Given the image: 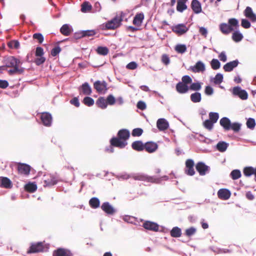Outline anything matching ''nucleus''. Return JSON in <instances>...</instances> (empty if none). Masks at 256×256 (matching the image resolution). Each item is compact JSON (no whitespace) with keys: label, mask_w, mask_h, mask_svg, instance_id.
<instances>
[{"label":"nucleus","mask_w":256,"mask_h":256,"mask_svg":"<svg viewBox=\"0 0 256 256\" xmlns=\"http://www.w3.org/2000/svg\"><path fill=\"white\" fill-rule=\"evenodd\" d=\"M126 14L122 11L120 13V16L116 15L110 20H108L106 22L99 26L100 29L104 30H114L122 24V22L123 21V18L125 16Z\"/></svg>","instance_id":"obj_1"},{"label":"nucleus","mask_w":256,"mask_h":256,"mask_svg":"<svg viewBox=\"0 0 256 256\" xmlns=\"http://www.w3.org/2000/svg\"><path fill=\"white\" fill-rule=\"evenodd\" d=\"M133 178L136 180H140L146 182H150L153 184H160L162 180H168L169 176H163L159 178L156 176H150L143 173H138L133 176Z\"/></svg>","instance_id":"obj_2"},{"label":"nucleus","mask_w":256,"mask_h":256,"mask_svg":"<svg viewBox=\"0 0 256 256\" xmlns=\"http://www.w3.org/2000/svg\"><path fill=\"white\" fill-rule=\"evenodd\" d=\"M130 133L126 128H122L117 132V136L112 138V142L115 141L123 148L128 145V140L130 138Z\"/></svg>","instance_id":"obj_3"},{"label":"nucleus","mask_w":256,"mask_h":256,"mask_svg":"<svg viewBox=\"0 0 256 256\" xmlns=\"http://www.w3.org/2000/svg\"><path fill=\"white\" fill-rule=\"evenodd\" d=\"M230 92L234 96L238 97L242 100H246L248 98V92L240 86H234L230 90Z\"/></svg>","instance_id":"obj_4"},{"label":"nucleus","mask_w":256,"mask_h":256,"mask_svg":"<svg viewBox=\"0 0 256 256\" xmlns=\"http://www.w3.org/2000/svg\"><path fill=\"white\" fill-rule=\"evenodd\" d=\"M172 30L178 36L186 34L189 30V27H187L184 23L178 24L171 27Z\"/></svg>","instance_id":"obj_5"},{"label":"nucleus","mask_w":256,"mask_h":256,"mask_svg":"<svg viewBox=\"0 0 256 256\" xmlns=\"http://www.w3.org/2000/svg\"><path fill=\"white\" fill-rule=\"evenodd\" d=\"M44 187H51L57 184L58 178V176L54 174H48L44 176Z\"/></svg>","instance_id":"obj_6"},{"label":"nucleus","mask_w":256,"mask_h":256,"mask_svg":"<svg viewBox=\"0 0 256 256\" xmlns=\"http://www.w3.org/2000/svg\"><path fill=\"white\" fill-rule=\"evenodd\" d=\"M94 88L99 94H104L108 90L107 83L105 80H96L94 83Z\"/></svg>","instance_id":"obj_7"},{"label":"nucleus","mask_w":256,"mask_h":256,"mask_svg":"<svg viewBox=\"0 0 256 256\" xmlns=\"http://www.w3.org/2000/svg\"><path fill=\"white\" fill-rule=\"evenodd\" d=\"M188 70L194 73L203 72L206 70V64L202 60H198L194 66H190Z\"/></svg>","instance_id":"obj_8"},{"label":"nucleus","mask_w":256,"mask_h":256,"mask_svg":"<svg viewBox=\"0 0 256 256\" xmlns=\"http://www.w3.org/2000/svg\"><path fill=\"white\" fill-rule=\"evenodd\" d=\"M196 169L200 176H204L210 172V168L204 162H198L196 165Z\"/></svg>","instance_id":"obj_9"},{"label":"nucleus","mask_w":256,"mask_h":256,"mask_svg":"<svg viewBox=\"0 0 256 256\" xmlns=\"http://www.w3.org/2000/svg\"><path fill=\"white\" fill-rule=\"evenodd\" d=\"M186 167L184 172L186 174L190 176H192L195 174L194 170V162L192 159L189 158L186 161Z\"/></svg>","instance_id":"obj_10"},{"label":"nucleus","mask_w":256,"mask_h":256,"mask_svg":"<svg viewBox=\"0 0 256 256\" xmlns=\"http://www.w3.org/2000/svg\"><path fill=\"white\" fill-rule=\"evenodd\" d=\"M142 227L146 230L154 232L159 230L160 225L156 222L150 220H146L142 225Z\"/></svg>","instance_id":"obj_11"},{"label":"nucleus","mask_w":256,"mask_h":256,"mask_svg":"<svg viewBox=\"0 0 256 256\" xmlns=\"http://www.w3.org/2000/svg\"><path fill=\"white\" fill-rule=\"evenodd\" d=\"M100 208L108 215H113L116 212V210L108 202H103Z\"/></svg>","instance_id":"obj_12"},{"label":"nucleus","mask_w":256,"mask_h":256,"mask_svg":"<svg viewBox=\"0 0 256 256\" xmlns=\"http://www.w3.org/2000/svg\"><path fill=\"white\" fill-rule=\"evenodd\" d=\"M44 251V246L42 242H38L31 244L28 251V254H34Z\"/></svg>","instance_id":"obj_13"},{"label":"nucleus","mask_w":256,"mask_h":256,"mask_svg":"<svg viewBox=\"0 0 256 256\" xmlns=\"http://www.w3.org/2000/svg\"><path fill=\"white\" fill-rule=\"evenodd\" d=\"M244 14L251 22H256V14L254 12L251 7L246 6L244 11Z\"/></svg>","instance_id":"obj_14"},{"label":"nucleus","mask_w":256,"mask_h":256,"mask_svg":"<svg viewBox=\"0 0 256 256\" xmlns=\"http://www.w3.org/2000/svg\"><path fill=\"white\" fill-rule=\"evenodd\" d=\"M40 120L42 124L46 126H50L52 122V116L48 112H44L40 115Z\"/></svg>","instance_id":"obj_15"},{"label":"nucleus","mask_w":256,"mask_h":256,"mask_svg":"<svg viewBox=\"0 0 256 256\" xmlns=\"http://www.w3.org/2000/svg\"><path fill=\"white\" fill-rule=\"evenodd\" d=\"M156 127L160 131H164L169 128V122L164 118H160L157 120Z\"/></svg>","instance_id":"obj_16"},{"label":"nucleus","mask_w":256,"mask_h":256,"mask_svg":"<svg viewBox=\"0 0 256 256\" xmlns=\"http://www.w3.org/2000/svg\"><path fill=\"white\" fill-rule=\"evenodd\" d=\"M158 146L157 143L152 141L147 142L144 143V150L148 153H153L158 148Z\"/></svg>","instance_id":"obj_17"},{"label":"nucleus","mask_w":256,"mask_h":256,"mask_svg":"<svg viewBox=\"0 0 256 256\" xmlns=\"http://www.w3.org/2000/svg\"><path fill=\"white\" fill-rule=\"evenodd\" d=\"M176 90L180 94H186L189 91V86L180 81L176 84Z\"/></svg>","instance_id":"obj_18"},{"label":"nucleus","mask_w":256,"mask_h":256,"mask_svg":"<svg viewBox=\"0 0 256 256\" xmlns=\"http://www.w3.org/2000/svg\"><path fill=\"white\" fill-rule=\"evenodd\" d=\"M239 64V60L236 59L226 63L224 66L223 68L226 72H230L232 71L234 68H236Z\"/></svg>","instance_id":"obj_19"},{"label":"nucleus","mask_w":256,"mask_h":256,"mask_svg":"<svg viewBox=\"0 0 256 256\" xmlns=\"http://www.w3.org/2000/svg\"><path fill=\"white\" fill-rule=\"evenodd\" d=\"M53 256H73V254L70 250L59 248L54 251Z\"/></svg>","instance_id":"obj_20"},{"label":"nucleus","mask_w":256,"mask_h":256,"mask_svg":"<svg viewBox=\"0 0 256 256\" xmlns=\"http://www.w3.org/2000/svg\"><path fill=\"white\" fill-rule=\"evenodd\" d=\"M230 196L231 192L227 188H220L218 192V198L222 200H228Z\"/></svg>","instance_id":"obj_21"},{"label":"nucleus","mask_w":256,"mask_h":256,"mask_svg":"<svg viewBox=\"0 0 256 256\" xmlns=\"http://www.w3.org/2000/svg\"><path fill=\"white\" fill-rule=\"evenodd\" d=\"M244 175L248 178L252 176H254V180L256 182V167L254 168L252 166H247L244 167L242 170Z\"/></svg>","instance_id":"obj_22"},{"label":"nucleus","mask_w":256,"mask_h":256,"mask_svg":"<svg viewBox=\"0 0 256 256\" xmlns=\"http://www.w3.org/2000/svg\"><path fill=\"white\" fill-rule=\"evenodd\" d=\"M22 64V62L20 60L15 56H11L7 59L5 66L9 68H14L16 66H19Z\"/></svg>","instance_id":"obj_23"},{"label":"nucleus","mask_w":256,"mask_h":256,"mask_svg":"<svg viewBox=\"0 0 256 256\" xmlns=\"http://www.w3.org/2000/svg\"><path fill=\"white\" fill-rule=\"evenodd\" d=\"M31 166L26 164L20 163L18 166V170L20 174L28 175L30 174Z\"/></svg>","instance_id":"obj_24"},{"label":"nucleus","mask_w":256,"mask_h":256,"mask_svg":"<svg viewBox=\"0 0 256 256\" xmlns=\"http://www.w3.org/2000/svg\"><path fill=\"white\" fill-rule=\"evenodd\" d=\"M190 8L195 14H199L202 12V4L198 0H192Z\"/></svg>","instance_id":"obj_25"},{"label":"nucleus","mask_w":256,"mask_h":256,"mask_svg":"<svg viewBox=\"0 0 256 256\" xmlns=\"http://www.w3.org/2000/svg\"><path fill=\"white\" fill-rule=\"evenodd\" d=\"M144 18V15L142 12L136 13L134 17L132 23L136 26H140L143 22Z\"/></svg>","instance_id":"obj_26"},{"label":"nucleus","mask_w":256,"mask_h":256,"mask_svg":"<svg viewBox=\"0 0 256 256\" xmlns=\"http://www.w3.org/2000/svg\"><path fill=\"white\" fill-rule=\"evenodd\" d=\"M229 144L226 142L220 140L214 146V148L220 152H224L228 149Z\"/></svg>","instance_id":"obj_27"},{"label":"nucleus","mask_w":256,"mask_h":256,"mask_svg":"<svg viewBox=\"0 0 256 256\" xmlns=\"http://www.w3.org/2000/svg\"><path fill=\"white\" fill-rule=\"evenodd\" d=\"M12 184L10 180L5 176H0V187L5 188H12Z\"/></svg>","instance_id":"obj_28"},{"label":"nucleus","mask_w":256,"mask_h":256,"mask_svg":"<svg viewBox=\"0 0 256 256\" xmlns=\"http://www.w3.org/2000/svg\"><path fill=\"white\" fill-rule=\"evenodd\" d=\"M230 120L228 117H223L220 120V124L225 131H228L230 130V126L231 124Z\"/></svg>","instance_id":"obj_29"},{"label":"nucleus","mask_w":256,"mask_h":256,"mask_svg":"<svg viewBox=\"0 0 256 256\" xmlns=\"http://www.w3.org/2000/svg\"><path fill=\"white\" fill-rule=\"evenodd\" d=\"M131 146L133 150L138 152H142L144 150V143L140 140L134 141Z\"/></svg>","instance_id":"obj_30"},{"label":"nucleus","mask_w":256,"mask_h":256,"mask_svg":"<svg viewBox=\"0 0 256 256\" xmlns=\"http://www.w3.org/2000/svg\"><path fill=\"white\" fill-rule=\"evenodd\" d=\"M203 83L200 81L196 80V82H192L189 86V90L199 92L202 88Z\"/></svg>","instance_id":"obj_31"},{"label":"nucleus","mask_w":256,"mask_h":256,"mask_svg":"<svg viewBox=\"0 0 256 256\" xmlns=\"http://www.w3.org/2000/svg\"><path fill=\"white\" fill-rule=\"evenodd\" d=\"M73 31L72 26L69 24H64L60 28V32L62 34L68 36Z\"/></svg>","instance_id":"obj_32"},{"label":"nucleus","mask_w":256,"mask_h":256,"mask_svg":"<svg viewBox=\"0 0 256 256\" xmlns=\"http://www.w3.org/2000/svg\"><path fill=\"white\" fill-rule=\"evenodd\" d=\"M228 24L232 28V32L239 29L240 24L238 20L236 18H230L228 20Z\"/></svg>","instance_id":"obj_33"},{"label":"nucleus","mask_w":256,"mask_h":256,"mask_svg":"<svg viewBox=\"0 0 256 256\" xmlns=\"http://www.w3.org/2000/svg\"><path fill=\"white\" fill-rule=\"evenodd\" d=\"M88 204L91 208L96 209L100 207V202L98 198L94 196L90 198Z\"/></svg>","instance_id":"obj_34"},{"label":"nucleus","mask_w":256,"mask_h":256,"mask_svg":"<svg viewBox=\"0 0 256 256\" xmlns=\"http://www.w3.org/2000/svg\"><path fill=\"white\" fill-rule=\"evenodd\" d=\"M232 38L235 42H239L244 38L242 34L240 31L239 29L232 31Z\"/></svg>","instance_id":"obj_35"},{"label":"nucleus","mask_w":256,"mask_h":256,"mask_svg":"<svg viewBox=\"0 0 256 256\" xmlns=\"http://www.w3.org/2000/svg\"><path fill=\"white\" fill-rule=\"evenodd\" d=\"M170 236L174 238H180L182 234V229L177 226L173 227L171 230H170Z\"/></svg>","instance_id":"obj_36"},{"label":"nucleus","mask_w":256,"mask_h":256,"mask_svg":"<svg viewBox=\"0 0 256 256\" xmlns=\"http://www.w3.org/2000/svg\"><path fill=\"white\" fill-rule=\"evenodd\" d=\"M220 30L224 34L227 35L230 34L232 30L228 23L222 22L219 26Z\"/></svg>","instance_id":"obj_37"},{"label":"nucleus","mask_w":256,"mask_h":256,"mask_svg":"<svg viewBox=\"0 0 256 256\" xmlns=\"http://www.w3.org/2000/svg\"><path fill=\"white\" fill-rule=\"evenodd\" d=\"M224 80V75L218 72L214 77H211L210 81L215 84H220Z\"/></svg>","instance_id":"obj_38"},{"label":"nucleus","mask_w":256,"mask_h":256,"mask_svg":"<svg viewBox=\"0 0 256 256\" xmlns=\"http://www.w3.org/2000/svg\"><path fill=\"white\" fill-rule=\"evenodd\" d=\"M110 145L108 146H106L105 148V151L110 153H113L114 152V147H117L120 148H123L121 146H119L118 144L115 141L112 142V138L110 140Z\"/></svg>","instance_id":"obj_39"},{"label":"nucleus","mask_w":256,"mask_h":256,"mask_svg":"<svg viewBox=\"0 0 256 256\" xmlns=\"http://www.w3.org/2000/svg\"><path fill=\"white\" fill-rule=\"evenodd\" d=\"M190 100L194 103H198L202 100V94L199 92H195L190 96Z\"/></svg>","instance_id":"obj_40"},{"label":"nucleus","mask_w":256,"mask_h":256,"mask_svg":"<svg viewBox=\"0 0 256 256\" xmlns=\"http://www.w3.org/2000/svg\"><path fill=\"white\" fill-rule=\"evenodd\" d=\"M92 9V6L88 1L85 0L81 4V12L87 13Z\"/></svg>","instance_id":"obj_41"},{"label":"nucleus","mask_w":256,"mask_h":256,"mask_svg":"<svg viewBox=\"0 0 256 256\" xmlns=\"http://www.w3.org/2000/svg\"><path fill=\"white\" fill-rule=\"evenodd\" d=\"M81 91L86 95L88 96L92 94V88L88 82H84L81 85Z\"/></svg>","instance_id":"obj_42"},{"label":"nucleus","mask_w":256,"mask_h":256,"mask_svg":"<svg viewBox=\"0 0 256 256\" xmlns=\"http://www.w3.org/2000/svg\"><path fill=\"white\" fill-rule=\"evenodd\" d=\"M122 220L125 222H126L128 223L134 224V225H138V224L137 222L139 223V222L138 220V218L136 217L130 216L129 215H125L123 217Z\"/></svg>","instance_id":"obj_43"},{"label":"nucleus","mask_w":256,"mask_h":256,"mask_svg":"<svg viewBox=\"0 0 256 256\" xmlns=\"http://www.w3.org/2000/svg\"><path fill=\"white\" fill-rule=\"evenodd\" d=\"M96 104L98 107L102 109H105L107 108L108 105L106 99L103 96H100L96 100Z\"/></svg>","instance_id":"obj_44"},{"label":"nucleus","mask_w":256,"mask_h":256,"mask_svg":"<svg viewBox=\"0 0 256 256\" xmlns=\"http://www.w3.org/2000/svg\"><path fill=\"white\" fill-rule=\"evenodd\" d=\"M81 38L85 37L92 36L96 35L97 33L94 30H81Z\"/></svg>","instance_id":"obj_45"},{"label":"nucleus","mask_w":256,"mask_h":256,"mask_svg":"<svg viewBox=\"0 0 256 256\" xmlns=\"http://www.w3.org/2000/svg\"><path fill=\"white\" fill-rule=\"evenodd\" d=\"M96 52L98 54L105 56L108 54L109 49L106 46H98L96 49Z\"/></svg>","instance_id":"obj_46"},{"label":"nucleus","mask_w":256,"mask_h":256,"mask_svg":"<svg viewBox=\"0 0 256 256\" xmlns=\"http://www.w3.org/2000/svg\"><path fill=\"white\" fill-rule=\"evenodd\" d=\"M25 68L23 67L19 68V66H16L13 68L8 70L10 75H14L15 74H22L24 73Z\"/></svg>","instance_id":"obj_47"},{"label":"nucleus","mask_w":256,"mask_h":256,"mask_svg":"<svg viewBox=\"0 0 256 256\" xmlns=\"http://www.w3.org/2000/svg\"><path fill=\"white\" fill-rule=\"evenodd\" d=\"M24 189L30 192H34L37 189V185L35 182H29L24 186Z\"/></svg>","instance_id":"obj_48"},{"label":"nucleus","mask_w":256,"mask_h":256,"mask_svg":"<svg viewBox=\"0 0 256 256\" xmlns=\"http://www.w3.org/2000/svg\"><path fill=\"white\" fill-rule=\"evenodd\" d=\"M230 176L233 180H238L242 176L241 172L238 169L233 170L230 172Z\"/></svg>","instance_id":"obj_49"},{"label":"nucleus","mask_w":256,"mask_h":256,"mask_svg":"<svg viewBox=\"0 0 256 256\" xmlns=\"http://www.w3.org/2000/svg\"><path fill=\"white\" fill-rule=\"evenodd\" d=\"M174 50L178 54H183L186 52L187 48L185 44H177L174 47Z\"/></svg>","instance_id":"obj_50"},{"label":"nucleus","mask_w":256,"mask_h":256,"mask_svg":"<svg viewBox=\"0 0 256 256\" xmlns=\"http://www.w3.org/2000/svg\"><path fill=\"white\" fill-rule=\"evenodd\" d=\"M246 125L247 128L252 130H254L256 125L255 119L252 118H246Z\"/></svg>","instance_id":"obj_51"},{"label":"nucleus","mask_w":256,"mask_h":256,"mask_svg":"<svg viewBox=\"0 0 256 256\" xmlns=\"http://www.w3.org/2000/svg\"><path fill=\"white\" fill-rule=\"evenodd\" d=\"M211 68L214 70H217L220 68L221 64L216 58H212L210 62Z\"/></svg>","instance_id":"obj_52"},{"label":"nucleus","mask_w":256,"mask_h":256,"mask_svg":"<svg viewBox=\"0 0 256 256\" xmlns=\"http://www.w3.org/2000/svg\"><path fill=\"white\" fill-rule=\"evenodd\" d=\"M82 102L88 106H92L94 104V100L92 98L86 96L82 100Z\"/></svg>","instance_id":"obj_53"},{"label":"nucleus","mask_w":256,"mask_h":256,"mask_svg":"<svg viewBox=\"0 0 256 256\" xmlns=\"http://www.w3.org/2000/svg\"><path fill=\"white\" fill-rule=\"evenodd\" d=\"M242 124L238 122H231L230 130H232L234 132H238L241 129Z\"/></svg>","instance_id":"obj_54"},{"label":"nucleus","mask_w":256,"mask_h":256,"mask_svg":"<svg viewBox=\"0 0 256 256\" xmlns=\"http://www.w3.org/2000/svg\"><path fill=\"white\" fill-rule=\"evenodd\" d=\"M132 174V175L130 174H129L126 172H123V173H122V174H118L116 176V178L118 180H128V178H132L134 180V178H133V176L134 175H136L137 174Z\"/></svg>","instance_id":"obj_55"},{"label":"nucleus","mask_w":256,"mask_h":256,"mask_svg":"<svg viewBox=\"0 0 256 256\" xmlns=\"http://www.w3.org/2000/svg\"><path fill=\"white\" fill-rule=\"evenodd\" d=\"M196 228L194 226H191L185 230L184 235L188 237H191L196 232Z\"/></svg>","instance_id":"obj_56"},{"label":"nucleus","mask_w":256,"mask_h":256,"mask_svg":"<svg viewBox=\"0 0 256 256\" xmlns=\"http://www.w3.org/2000/svg\"><path fill=\"white\" fill-rule=\"evenodd\" d=\"M188 8L186 2H177L176 10L180 12H182Z\"/></svg>","instance_id":"obj_57"},{"label":"nucleus","mask_w":256,"mask_h":256,"mask_svg":"<svg viewBox=\"0 0 256 256\" xmlns=\"http://www.w3.org/2000/svg\"><path fill=\"white\" fill-rule=\"evenodd\" d=\"M144 130L142 128H136L132 130L131 134L133 137H139L142 134Z\"/></svg>","instance_id":"obj_58"},{"label":"nucleus","mask_w":256,"mask_h":256,"mask_svg":"<svg viewBox=\"0 0 256 256\" xmlns=\"http://www.w3.org/2000/svg\"><path fill=\"white\" fill-rule=\"evenodd\" d=\"M7 44L10 48L18 49L20 46V42L17 40H14L8 42Z\"/></svg>","instance_id":"obj_59"},{"label":"nucleus","mask_w":256,"mask_h":256,"mask_svg":"<svg viewBox=\"0 0 256 256\" xmlns=\"http://www.w3.org/2000/svg\"><path fill=\"white\" fill-rule=\"evenodd\" d=\"M209 120L215 124L219 118V114L216 112H210L209 113Z\"/></svg>","instance_id":"obj_60"},{"label":"nucleus","mask_w":256,"mask_h":256,"mask_svg":"<svg viewBox=\"0 0 256 256\" xmlns=\"http://www.w3.org/2000/svg\"><path fill=\"white\" fill-rule=\"evenodd\" d=\"M214 124L209 119H206L203 122L204 126L209 130H211L213 128Z\"/></svg>","instance_id":"obj_61"},{"label":"nucleus","mask_w":256,"mask_h":256,"mask_svg":"<svg viewBox=\"0 0 256 256\" xmlns=\"http://www.w3.org/2000/svg\"><path fill=\"white\" fill-rule=\"evenodd\" d=\"M106 100L107 105L112 106L116 102V98L112 94H108Z\"/></svg>","instance_id":"obj_62"},{"label":"nucleus","mask_w":256,"mask_h":256,"mask_svg":"<svg viewBox=\"0 0 256 256\" xmlns=\"http://www.w3.org/2000/svg\"><path fill=\"white\" fill-rule=\"evenodd\" d=\"M204 92L206 96H211L214 93V90L211 86L208 85L205 86Z\"/></svg>","instance_id":"obj_63"},{"label":"nucleus","mask_w":256,"mask_h":256,"mask_svg":"<svg viewBox=\"0 0 256 256\" xmlns=\"http://www.w3.org/2000/svg\"><path fill=\"white\" fill-rule=\"evenodd\" d=\"M181 82L186 84L190 85L192 82V79L190 76L184 75L182 78Z\"/></svg>","instance_id":"obj_64"}]
</instances>
